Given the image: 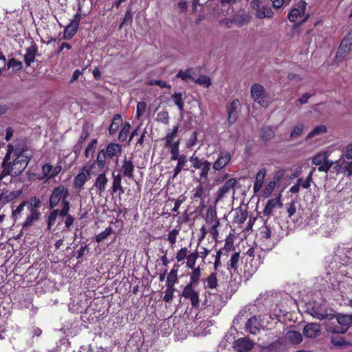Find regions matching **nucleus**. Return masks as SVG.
<instances>
[{"mask_svg":"<svg viewBox=\"0 0 352 352\" xmlns=\"http://www.w3.org/2000/svg\"><path fill=\"white\" fill-rule=\"evenodd\" d=\"M121 182L122 175L120 174L116 175L113 174L112 194L118 192V195H121L124 193V188L122 186Z\"/></svg>","mask_w":352,"mask_h":352,"instance_id":"a878e982","label":"nucleus"},{"mask_svg":"<svg viewBox=\"0 0 352 352\" xmlns=\"http://www.w3.org/2000/svg\"><path fill=\"white\" fill-rule=\"evenodd\" d=\"M179 234V230L177 229H173L170 231L167 236V240L169 243L173 245L175 244L177 241V236Z\"/></svg>","mask_w":352,"mask_h":352,"instance_id":"338daca9","label":"nucleus"},{"mask_svg":"<svg viewBox=\"0 0 352 352\" xmlns=\"http://www.w3.org/2000/svg\"><path fill=\"white\" fill-rule=\"evenodd\" d=\"M2 171L0 174V180H1L3 177L12 175V177L14 176V165L11 164V162H3L2 165Z\"/></svg>","mask_w":352,"mask_h":352,"instance_id":"473e14b6","label":"nucleus"},{"mask_svg":"<svg viewBox=\"0 0 352 352\" xmlns=\"http://www.w3.org/2000/svg\"><path fill=\"white\" fill-rule=\"evenodd\" d=\"M240 252H234L232 254L230 261L228 263V269L230 274H239L238 268L240 264Z\"/></svg>","mask_w":352,"mask_h":352,"instance_id":"aec40b11","label":"nucleus"},{"mask_svg":"<svg viewBox=\"0 0 352 352\" xmlns=\"http://www.w3.org/2000/svg\"><path fill=\"white\" fill-rule=\"evenodd\" d=\"M132 21H133V14H132L131 10H127L126 11V13L124 14V16L122 22L119 25V27H118L119 30H121L125 24H128V23L131 24L132 23Z\"/></svg>","mask_w":352,"mask_h":352,"instance_id":"4d7b16f0","label":"nucleus"},{"mask_svg":"<svg viewBox=\"0 0 352 352\" xmlns=\"http://www.w3.org/2000/svg\"><path fill=\"white\" fill-rule=\"evenodd\" d=\"M94 164L89 165V164H87L85 166H84L82 168V172L79 173L74 179V186L76 189L80 190L84 184H85L87 181V176L85 173L86 172L88 175L90 174V171L92 168Z\"/></svg>","mask_w":352,"mask_h":352,"instance_id":"f8f14e48","label":"nucleus"},{"mask_svg":"<svg viewBox=\"0 0 352 352\" xmlns=\"http://www.w3.org/2000/svg\"><path fill=\"white\" fill-rule=\"evenodd\" d=\"M131 129V124L129 122H125L121 130L119 132L118 140L120 142H124L127 139V137L129 135Z\"/></svg>","mask_w":352,"mask_h":352,"instance_id":"f704fd0d","label":"nucleus"},{"mask_svg":"<svg viewBox=\"0 0 352 352\" xmlns=\"http://www.w3.org/2000/svg\"><path fill=\"white\" fill-rule=\"evenodd\" d=\"M41 214V212L32 211V212H30V214L26 217L25 220L24 221L23 223V228L31 227L35 221L39 219Z\"/></svg>","mask_w":352,"mask_h":352,"instance_id":"e433bc0d","label":"nucleus"},{"mask_svg":"<svg viewBox=\"0 0 352 352\" xmlns=\"http://www.w3.org/2000/svg\"><path fill=\"white\" fill-rule=\"evenodd\" d=\"M275 187L276 181H271L268 182L263 191V197L265 198L269 197L273 192Z\"/></svg>","mask_w":352,"mask_h":352,"instance_id":"864d4df0","label":"nucleus"},{"mask_svg":"<svg viewBox=\"0 0 352 352\" xmlns=\"http://www.w3.org/2000/svg\"><path fill=\"white\" fill-rule=\"evenodd\" d=\"M327 159L326 153H320L316 155L312 159V164L316 166L321 165Z\"/></svg>","mask_w":352,"mask_h":352,"instance_id":"13d9d810","label":"nucleus"},{"mask_svg":"<svg viewBox=\"0 0 352 352\" xmlns=\"http://www.w3.org/2000/svg\"><path fill=\"white\" fill-rule=\"evenodd\" d=\"M180 296L185 300H188L191 308L196 311H200L202 309H206L210 307H212L214 309L217 308V310H219V309L217 308L214 302L212 301V298L214 300H220L221 297L219 295L217 294H212L210 292H206L205 298L201 305L202 307H201L199 293L195 289V285H192L191 283H187L184 286L180 294Z\"/></svg>","mask_w":352,"mask_h":352,"instance_id":"f257e3e1","label":"nucleus"},{"mask_svg":"<svg viewBox=\"0 0 352 352\" xmlns=\"http://www.w3.org/2000/svg\"><path fill=\"white\" fill-rule=\"evenodd\" d=\"M320 326L316 323H309L304 327L302 330L303 335L309 338H317L320 335Z\"/></svg>","mask_w":352,"mask_h":352,"instance_id":"2eb2a0df","label":"nucleus"},{"mask_svg":"<svg viewBox=\"0 0 352 352\" xmlns=\"http://www.w3.org/2000/svg\"><path fill=\"white\" fill-rule=\"evenodd\" d=\"M288 340L294 344H300L302 340V335L297 331L291 330L287 333Z\"/></svg>","mask_w":352,"mask_h":352,"instance_id":"4c0bfd02","label":"nucleus"},{"mask_svg":"<svg viewBox=\"0 0 352 352\" xmlns=\"http://www.w3.org/2000/svg\"><path fill=\"white\" fill-rule=\"evenodd\" d=\"M113 230L111 227L107 228L103 232L97 234L96 236V241L98 243H101L106 239L109 235L113 233Z\"/></svg>","mask_w":352,"mask_h":352,"instance_id":"603ef678","label":"nucleus"},{"mask_svg":"<svg viewBox=\"0 0 352 352\" xmlns=\"http://www.w3.org/2000/svg\"><path fill=\"white\" fill-rule=\"evenodd\" d=\"M248 217V212L239 209L234 217V222L237 224H242L244 223Z\"/></svg>","mask_w":352,"mask_h":352,"instance_id":"3c124183","label":"nucleus"},{"mask_svg":"<svg viewBox=\"0 0 352 352\" xmlns=\"http://www.w3.org/2000/svg\"><path fill=\"white\" fill-rule=\"evenodd\" d=\"M69 197V189L63 184L58 185L52 189L50 195L49 208L54 209L60 204L61 208L69 210L70 202L68 200Z\"/></svg>","mask_w":352,"mask_h":352,"instance_id":"7ed1b4c3","label":"nucleus"},{"mask_svg":"<svg viewBox=\"0 0 352 352\" xmlns=\"http://www.w3.org/2000/svg\"><path fill=\"white\" fill-rule=\"evenodd\" d=\"M326 330L329 333H331L334 335L344 334L347 331V328L342 327L340 325L337 326L336 324L327 325Z\"/></svg>","mask_w":352,"mask_h":352,"instance_id":"49530a36","label":"nucleus"},{"mask_svg":"<svg viewBox=\"0 0 352 352\" xmlns=\"http://www.w3.org/2000/svg\"><path fill=\"white\" fill-rule=\"evenodd\" d=\"M335 168L341 173H346L347 176L352 175V161H346L342 157L335 162Z\"/></svg>","mask_w":352,"mask_h":352,"instance_id":"a211bd4d","label":"nucleus"},{"mask_svg":"<svg viewBox=\"0 0 352 352\" xmlns=\"http://www.w3.org/2000/svg\"><path fill=\"white\" fill-rule=\"evenodd\" d=\"M98 144V140L96 138H94L91 140V142L88 144L87 146L85 148L84 154L86 158H89V155H93V154L96 151V148Z\"/></svg>","mask_w":352,"mask_h":352,"instance_id":"c03bdc74","label":"nucleus"},{"mask_svg":"<svg viewBox=\"0 0 352 352\" xmlns=\"http://www.w3.org/2000/svg\"><path fill=\"white\" fill-rule=\"evenodd\" d=\"M239 104V100L238 99H234L230 105L227 107L228 111V122L229 125L233 124L238 118L237 107Z\"/></svg>","mask_w":352,"mask_h":352,"instance_id":"dca6fc26","label":"nucleus"},{"mask_svg":"<svg viewBox=\"0 0 352 352\" xmlns=\"http://www.w3.org/2000/svg\"><path fill=\"white\" fill-rule=\"evenodd\" d=\"M333 162L331 160H329L327 159L321 165H320L318 168V170L319 172H325L327 173L329 169L333 165Z\"/></svg>","mask_w":352,"mask_h":352,"instance_id":"e2e57ef3","label":"nucleus"},{"mask_svg":"<svg viewBox=\"0 0 352 352\" xmlns=\"http://www.w3.org/2000/svg\"><path fill=\"white\" fill-rule=\"evenodd\" d=\"M261 239L263 241H267L271 238L272 230L270 226H265L260 232Z\"/></svg>","mask_w":352,"mask_h":352,"instance_id":"052dcab7","label":"nucleus"},{"mask_svg":"<svg viewBox=\"0 0 352 352\" xmlns=\"http://www.w3.org/2000/svg\"><path fill=\"white\" fill-rule=\"evenodd\" d=\"M195 82L199 85H204L205 87H209L211 85L210 78L206 75H201L196 80H193Z\"/></svg>","mask_w":352,"mask_h":352,"instance_id":"bf43d9fd","label":"nucleus"},{"mask_svg":"<svg viewBox=\"0 0 352 352\" xmlns=\"http://www.w3.org/2000/svg\"><path fill=\"white\" fill-rule=\"evenodd\" d=\"M169 113L167 111H160L157 114V121L162 122L164 124H168L169 122Z\"/></svg>","mask_w":352,"mask_h":352,"instance_id":"6e6d98bb","label":"nucleus"},{"mask_svg":"<svg viewBox=\"0 0 352 352\" xmlns=\"http://www.w3.org/2000/svg\"><path fill=\"white\" fill-rule=\"evenodd\" d=\"M274 12L271 8V7L268 5L263 6L260 10L256 12V15L260 19H263L265 17L271 18L272 17Z\"/></svg>","mask_w":352,"mask_h":352,"instance_id":"ea45409f","label":"nucleus"},{"mask_svg":"<svg viewBox=\"0 0 352 352\" xmlns=\"http://www.w3.org/2000/svg\"><path fill=\"white\" fill-rule=\"evenodd\" d=\"M179 140H177L175 142L174 144L166 146V148H168L170 150V152L171 154V160L175 161L176 160V159H178V157H180V155L179 153Z\"/></svg>","mask_w":352,"mask_h":352,"instance_id":"37998d69","label":"nucleus"},{"mask_svg":"<svg viewBox=\"0 0 352 352\" xmlns=\"http://www.w3.org/2000/svg\"><path fill=\"white\" fill-rule=\"evenodd\" d=\"M327 127L325 125H319L316 126L307 136L306 139H311L316 135H319L322 133L327 132Z\"/></svg>","mask_w":352,"mask_h":352,"instance_id":"8fccbe9b","label":"nucleus"},{"mask_svg":"<svg viewBox=\"0 0 352 352\" xmlns=\"http://www.w3.org/2000/svg\"><path fill=\"white\" fill-rule=\"evenodd\" d=\"M189 160L194 169H200V179H204L206 181L208 179V173L210 170L211 163L204 157L200 158L199 156L196 155L195 153L189 158Z\"/></svg>","mask_w":352,"mask_h":352,"instance_id":"423d86ee","label":"nucleus"},{"mask_svg":"<svg viewBox=\"0 0 352 352\" xmlns=\"http://www.w3.org/2000/svg\"><path fill=\"white\" fill-rule=\"evenodd\" d=\"M236 184V179L231 178L226 181L224 184L217 192L216 201H219L227 195L230 190H234Z\"/></svg>","mask_w":352,"mask_h":352,"instance_id":"9b49d317","label":"nucleus"},{"mask_svg":"<svg viewBox=\"0 0 352 352\" xmlns=\"http://www.w3.org/2000/svg\"><path fill=\"white\" fill-rule=\"evenodd\" d=\"M78 29V27L69 23L64 30L63 38L65 40L71 39L76 34Z\"/></svg>","mask_w":352,"mask_h":352,"instance_id":"58836bf2","label":"nucleus"},{"mask_svg":"<svg viewBox=\"0 0 352 352\" xmlns=\"http://www.w3.org/2000/svg\"><path fill=\"white\" fill-rule=\"evenodd\" d=\"M122 118L120 114H115L109 127V133L111 135L116 134L120 126L123 125Z\"/></svg>","mask_w":352,"mask_h":352,"instance_id":"393cba45","label":"nucleus"},{"mask_svg":"<svg viewBox=\"0 0 352 352\" xmlns=\"http://www.w3.org/2000/svg\"><path fill=\"white\" fill-rule=\"evenodd\" d=\"M251 96L254 100L263 107H267L271 98L263 85L254 83L251 87Z\"/></svg>","mask_w":352,"mask_h":352,"instance_id":"39448f33","label":"nucleus"},{"mask_svg":"<svg viewBox=\"0 0 352 352\" xmlns=\"http://www.w3.org/2000/svg\"><path fill=\"white\" fill-rule=\"evenodd\" d=\"M174 103L177 106L180 111H184V102L182 98V94L180 92H175L171 96Z\"/></svg>","mask_w":352,"mask_h":352,"instance_id":"09e8293b","label":"nucleus"},{"mask_svg":"<svg viewBox=\"0 0 352 352\" xmlns=\"http://www.w3.org/2000/svg\"><path fill=\"white\" fill-rule=\"evenodd\" d=\"M52 211H51L47 217V223L48 228H50L52 225L54 224L56 218L58 216L64 218L65 215L67 214V210H65L64 208L59 209H52Z\"/></svg>","mask_w":352,"mask_h":352,"instance_id":"5701e85b","label":"nucleus"},{"mask_svg":"<svg viewBox=\"0 0 352 352\" xmlns=\"http://www.w3.org/2000/svg\"><path fill=\"white\" fill-rule=\"evenodd\" d=\"M176 76L184 81H187L188 80H190L192 81L194 80V78L192 77L189 72V69L185 71L179 70V72L177 74Z\"/></svg>","mask_w":352,"mask_h":352,"instance_id":"0e129e2a","label":"nucleus"},{"mask_svg":"<svg viewBox=\"0 0 352 352\" xmlns=\"http://www.w3.org/2000/svg\"><path fill=\"white\" fill-rule=\"evenodd\" d=\"M191 197L192 203L197 202L199 201H201L200 203V206H204V199L206 197V194L205 192V190L203 184H200L191 190Z\"/></svg>","mask_w":352,"mask_h":352,"instance_id":"ddd939ff","label":"nucleus"},{"mask_svg":"<svg viewBox=\"0 0 352 352\" xmlns=\"http://www.w3.org/2000/svg\"><path fill=\"white\" fill-rule=\"evenodd\" d=\"M135 170V166L133 165V161L131 159H127L126 157L122 162V165L121 168V170L122 172V175L129 179H133V172Z\"/></svg>","mask_w":352,"mask_h":352,"instance_id":"6ab92c4d","label":"nucleus"},{"mask_svg":"<svg viewBox=\"0 0 352 352\" xmlns=\"http://www.w3.org/2000/svg\"><path fill=\"white\" fill-rule=\"evenodd\" d=\"M311 315L320 320L326 318L329 320L332 319V315L328 314L326 307L320 303H314L311 310Z\"/></svg>","mask_w":352,"mask_h":352,"instance_id":"1a4fd4ad","label":"nucleus"},{"mask_svg":"<svg viewBox=\"0 0 352 352\" xmlns=\"http://www.w3.org/2000/svg\"><path fill=\"white\" fill-rule=\"evenodd\" d=\"M6 66H7L8 69L12 67L13 72H15L21 70L23 68L22 62L14 58H10Z\"/></svg>","mask_w":352,"mask_h":352,"instance_id":"de8ad7c7","label":"nucleus"},{"mask_svg":"<svg viewBox=\"0 0 352 352\" xmlns=\"http://www.w3.org/2000/svg\"><path fill=\"white\" fill-rule=\"evenodd\" d=\"M307 3L300 1L296 3L288 13L287 18L291 22H297L299 18L305 15Z\"/></svg>","mask_w":352,"mask_h":352,"instance_id":"6e6552de","label":"nucleus"},{"mask_svg":"<svg viewBox=\"0 0 352 352\" xmlns=\"http://www.w3.org/2000/svg\"><path fill=\"white\" fill-rule=\"evenodd\" d=\"M187 248H182L176 254V259L178 262H181L184 261L186 258H187Z\"/></svg>","mask_w":352,"mask_h":352,"instance_id":"774afa93","label":"nucleus"},{"mask_svg":"<svg viewBox=\"0 0 352 352\" xmlns=\"http://www.w3.org/2000/svg\"><path fill=\"white\" fill-rule=\"evenodd\" d=\"M16 156L12 164L14 165V176H19L25 169L31 160L33 153L27 146L17 145L14 151Z\"/></svg>","mask_w":352,"mask_h":352,"instance_id":"20e7f679","label":"nucleus"},{"mask_svg":"<svg viewBox=\"0 0 352 352\" xmlns=\"http://www.w3.org/2000/svg\"><path fill=\"white\" fill-rule=\"evenodd\" d=\"M330 340L331 344H333L335 346L339 347L340 349L348 348L352 345L350 342L345 340L343 337L338 335L331 336Z\"/></svg>","mask_w":352,"mask_h":352,"instance_id":"cd10ccee","label":"nucleus"},{"mask_svg":"<svg viewBox=\"0 0 352 352\" xmlns=\"http://www.w3.org/2000/svg\"><path fill=\"white\" fill-rule=\"evenodd\" d=\"M38 46L34 41H32L31 45L26 49V54L24 56V62L28 67L34 61L38 53Z\"/></svg>","mask_w":352,"mask_h":352,"instance_id":"f3484780","label":"nucleus"},{"mask_svg":"<svg viewBox=\"0 0 352 352\" xmlns=\"http://www.w3.org/2000/svg\"><path fill=\"white\" fill-rule=\"evenodd\" d=\"M198 257H199V254L197 252H195L189 254L186 258H187L186 265L189 268L196 267H195L196 261Z\"/></svg>","mask_w":352,"mask_h":352,"instance_id":"5fc2aeb1","label":"nucleus"},{"mask_svg":"<svg viewBox=\"0 0 352 352\" xmlns=\"http://www.w3.org/2000/svg\"><path fill=\"white\" fill-rule=\"evenodd\" d=\"M176 160L177 161V164L173 170V178H175L182 170H188V168H184V166L187 163L186 155L182 154L180 155V157H178V159H176Z\"/></svg>","mask_w":352,"mask_h":352,"instance_id":"7c9ffc66","label":"nucleus"},{"mask_svg":"<svg viewBox=\"0 0 352 352\" xmlns=\"http://www.w3.org/2000/svg\"><path fill=\"white\" fill-rule=\"evenodd\" d=\"M190 269L192 270V272L190 275V281L188 283H191L192 285H196L200 280L201 269L199 266Z\"/></svg>","mask_w":352,"mask_h":352,"instance_id":"79ce46f5","label":"nucleus"},{"mask_svg":"<svg viewBox=\"0 0 352 352\" xmlns=\"http://www.w3.org/2000/svg\"><path fill=\"white\" fill-rule=\"evenodd\" d=\"M122 151V146L121 144L116 142L109 143L105 148H102L98 151L96 160L94 162L93 164H96L98 168L102 170L108 167L110 160L114 159L118 161L119 156Z\"/></svg>","mask_w":352,"mask_h":352,"instance_id":"f03ea898","label":"nucleus"},{"mask_svg":"<svg viewBox=\"0 0 352 352\" xmlns=\"http://www.w3.org/2000/svg\"><path fill=\"white\" fill-rule=\"evenodd\" d=\"M233 347L237 352H248L253 349L254 342L246 337L241 338L234 342Z\"/></svg>","mask_w":352,"mask_h":352,"instance_id":"9d476101","label":"nucleus"},{"mask_svg":"<svg viewBox=\"0 0 352 352\" xmlns=\"http://www.w3.org/2000/svg\"><path fill=\"white\" fill-rule=\"evenodd\" d=\"M267 170L265 168H261L256 175V179L253 186L254 193H258L261 189L266 175Z\"/></svg>","mask_w":352,"mask_h":352,"instance_id":"4be33fe9","label":"nucleus"},{"mask_svg":"<svg viewBox=\"0 0 352 352\" xmlns=\"http://www.w3.org/2000/svg\"><path fill=\"white\" fill-rule=\"evenodd\" d=\"M245 328L249 331V333L255 335L259 332L261 329V324L257 318L254 316L251 317L247 321Z\"/></svg>","mask_w":352,"mask_h":352,"instance_id":"b1692460","label":"nucleus"},{"mask_svg":"<svg viewBox=\"0 0 352 352\" xmlns=\"http://www.w3.org/2000/svg\"><path fill=\"white\" fill-rule=\"evenodd\" d=\"M274 131L271 126H265L261 130V139L267 142L274 138Z\"/></svg>","mask_w":352,"mask_h":352,"instance_id":"a19ab883","label":"nucleus"},{"mask_svg":"<svg viewBox=\"0 0 352 352\" xmlns=\"http://www.w3.org/2000/svg\"><path fill=\"white\" fill-rule=\"evenodd\" d=\"M25 202H27L26 206H28V209L30 212H32V211L39 212L38 208L41 207V202L38 197H32L30 199L25 201Z\"/></svg>","mask_w":352,"mask_h":352,"instance_id":"72a5a7b5","label":"nucleus"},{"mask_svg":"<svg viewBox=\"0 0 352 352\" xmlns=\"http://www.w3.org/2000/svg\"><path fill=\"white\" fill-rule=\"evenodd\" d=\"M175 291L176 289L175 286L166 285V290L164 296H163V300L168 303L171 302Z\"/></svg>","mask_w":352,"mask_h":352,"instance_id":"a18cd8bd","label":"nucleus"},{"mask_svg":"<svg viewBox=\"0 0 352 352\" xmlns=\"http://www.w3.org/2000/svg\"><path fill=\"white\" fill-rule=\"evenodd\" d=\"M206 287L208 289H216L218 285L217 272H214L210 273L206 280Z\"/></svg>","mask_w":352,"mask_h":352,"instance_id":"c9c22d12","label":"nucleus"},{"mask_svg":"<svg viewBox=\"0 0 352 352\" xmlns=\"http://www.w3.org/2000/svg\"><path fill=\"white\" fill-rule=\"evenodd\" d=\"M332 318H336L337 322L342 327L347 328L352 324V314H344L338 313L337 314H333Z\"/></svg>","mask_w":352,"mask_h":352,"instance_id":"412c9836","label":"nucleus"},{"mask_svg":"<svg viewBox=\"0 0 352 352\" xmlns=\"http://www.w3.org/2000/svg\"><path fill=\"white\" fill-rule=\"evenodd\" d=\"M303 131V125L300 124L295 126L290 133V138H295L300 136Z\"/></svg>","mask_w":352,"mask_h":352,"instance_id":"69168bd1","label":"nucleus"},{"mask_svg":"<svg viewBox=\"0 0 352 352\" xmlns=\"http://www.w3.org/2000/svg\"><path fill=\"white\" fill-rule=\"evenodd\" d=\"M107 183L108 179L106 176V174L105 173H102L99 174L96 177L94 186H95L98 190L99 193L101 194L102 192H104Z\"/></svg>","mask_w":352,"mask_h":352,"instance_id":"bb28decb","label":"nucleus"},{"mask_svg":"<svg viewBox=\"0 0 352 352\" xmlns=\"http://www.w3.org/2000/svg\"><path fill=\"white\" fill-rule=\"evenodd\" d=\"M205 221L207 224L210 225L215 224L217 222L220 223V221L217 217L216 209L211 206H209L206 210Z\"/></svg>","mask_w":352,"mask_h":352,"instance_id":"c756f323","label":"nucleus"},{"mask_svg":"<svg viewBox=\"0 0 352 352\" xmlns=\"http://www.w3.org/2000/svg\"><path fill=\"white\" fill-rule=\"evenodd\" d=\"M288 217L291 218L296 212V201L292 200L285 204Z\"/></svg>","mask_w":352,"mask_h":352,"instance_id":"680f3d73","label":"nucleus"},{"mask_svg":"<svg viewBox=\"0 0 352 352\" xmlns=\"http://www.w3.org/2000/svg\"><path fill=\"white\" fill-rule=\"evenodd\" d=\"M232 155L228 151H220L218 153L217 160L212 164V169L214 171L223 170L230 162Z\"/></svg>","mask_w":352,"mask_h":352,"instance_id":"0eeeda50","label":"nucleus"},{"mask_svg":"<svg viewBox=\"0 0 352 352\" xmlns=\"http://www.w3.org/2000/svg\"><path fill=\"white\" fill-rule=\"evenodd\" d=\"M278 204L282 206V204L280 202V200L279 197L269 199L267 201L265 207V208L263 210V214H264V216H266V217L271 216L272 214L274 209Z\"/></svg>","mask_w":352,"mask_h":352,"instance_id":"c85d7f7f","label":"nucleus"},{"mask_svg":"<svg viewBox=\"0 0 352 352\" xmlns=\"http://www.w3.org/2000/svg\"><path fill=\"white\" fill-rule=\"evenodd\" d=\"M179 265H174L170 272L168 274L167 279L166 281V285L175 286V284L178 283V272Z\"/></svg>","mask_w":352,"mask_h":352,"instance_id":"2f4dec72","label":"nucleus"},{"mask_svg":"<svg viewBox=\"0 0 352 352\" xmlns=\"http://www.w3.org/2000/svg\"><path fill=\"white\" fill-rule=\"evenodd\" d=\"M352 47V36L348 35L342 40L336 52L337 57L345 56L351 50Z\"/></svg>","mask_w":352,"mask_h":352,"instance_id":"4468645a","label":"nucleus"}]
</instances>
